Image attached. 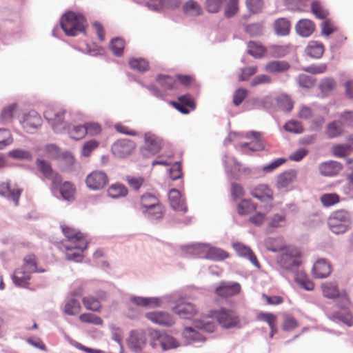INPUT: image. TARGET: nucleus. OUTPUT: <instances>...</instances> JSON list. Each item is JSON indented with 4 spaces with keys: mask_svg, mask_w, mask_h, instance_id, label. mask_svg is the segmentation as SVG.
<instances>
[{
    "mask_svg": "<svg viewBox=\"0 0 353 353\" xmlns=\"http://www.w3.org/2000/svg\"><path fill=\"white\" fill-rule=\"evenodd\" d=\"M13 141L10 130L6 128H0V150L10 145Z\"/></svg>",
    "mask_w": 353,
    "mask_h": 353,
    "instance_id": "obj_59",
    "label": "nucleus"
},
{
    "mask_svg": "<svg viewBox=\"0 0 353 353\" xmlns=\"http://www.w3.org/2000/svg\"><path fill=\"white\" fill-rule=\"evenodd\" d=\"M296 32L302 37H310L315 30L314 23L307 19H300L295 26Z\"/></svg>",
    "mask_w": 353,
    "mask_h": 353,
    "instance_id": "obj_21",
    "label": "nucleus"
},
{
    "mask_svg": "<svg viewBox=\"0 0 353 353\" xmlns=\"http://www.w3.org/2000/svg\"><path fill=\"white\" fill-rule=\"evenodd\" d=\"M320 200L325 207H330L339 203L340 199L336 193H326L321 196Z\"/></svg>",
    "mask_w": 353,
    "mask_h": 353,
    "instance_id": "obj_58",
    "label": "nucleus"
},
{
    "mask_svg": "<svg viewBox=\"0 0 353 353\" xmlns=\"http://www.w3.org/2000/svg\"><path fill=\"white\" fill-rule=\"evenodd\" d=\"M147 334L143 330H134L130 332L127 339L128 348L136 353L141 352L147 343Z\"/></svg>",
    "mask_w": 353,
    "mask_h": 353,
    "instance_id": "obj_8",
    "label": "nucleus"
},
{
    "mask_svg": "<svg viewBox=\"0 0 353 353\" xmlns=\"http://www.w3.org/2000/svg\"><path fill=\"white\" fill-rule=\"evenodd\" d=\"M65 132H68L70 137L74 140L81 139L86 135L85 124L74 125L72 128H70V125Z\"/></svg>",
    "mask_w": 353,
    "mask_h": 353,
    "instance_id": "obj_49",
    "label": "nucleus"
},
{
    "mask_svg": "<svg viewBox=\"0 0 353 353\" xmlns=\"http://www.w3.org/2000/svg\"><path fill=\"white\" fill-rule=\"evenodd\" d=\"M261 133L256 131L248 132L245 136L248 139H253L251 142L252 147L250 148L251 151H261L264 150L265 145L263 141L261 139Z\"/></svg>",
    "mask_w": 353,
    "mask_h": 353,
    "instance_id": "obj_34",
    "label": "nucleus"
},
{
    "mask_svg": "<svg viewBox=\"0 0 353 353\" xmlns=\"http://www.w3.org/2000/svg\"><path fill=\"white\" fill-rule=\"evenodd\" d=\"M31 275L26 274L19 268L14 271L12 276V279L15 285L26 288L29 284Z\"/></svg>",
    "mask_w": 353,
    "mask_h": 353,
    "instance_id": "obj_37",
    "label": "nucleus"
},
{
    "mask_svg": "<svg viewBox=\"0 0 353 353\" xmlns=\"http://www.w3.org/2000/svg\"><path fill=\"white\" fill-rule=\"evenodd\" d=\"M302 70L312 74H322L327 70V64H312L307 67L303 68Z\"/></svg>",
    "mask_w": 353,
    "mask_h": 353,
    "instance_id": "obj_62",
    "label": "nucleus"
},
{
    "mask_svg": "<svg viewBox=\"0 0 353 353\" xmlns=\"http://www.w3.org/2000/svg\"><path fill=\"white\" fill-rule=\"evenodd\" d=\"M285 130L289 132L300 134L303 131V126L300 122L290 120L288 121L283 126Z\"/></svg>",
    "mask_w": 353,
    "mask_h": 353,
    "instance_id": "obj_61",
    "label": "nucleus"
},
{
    "mask_svg": "<svg viewBox=\"0 0 353 353\" xmlns=\"http://www.w3.org/2000/svg\"><path fill=\"white\" fill-rule=\"evenodd\" d=\"M291 23L286 18H279L274 23V33L278 36L288 35L290 31Z\"/></svg>",
    "mask_w": 353,
    "mask_h": 353,
    "instance_id": "obj_29",
    "label": "nucleus"
},
{
    "mask_svg": "<svg viewBox=\"0 0 353 353\" xmlns=\"http://www.w3.org/2000/svg\"><path fill=\"white\" fill-rule=\"evenodd\" d=\"M324 52V47L321 43L316 41H310L305 48L306 54L314 59H319Z\"/></svg>",
    "mask_w": 353,
    "mask_h": 353,
    "instance_id": "obj_32",
    "label": "nucleus"
},
{
    "mask_svg": "<svg viewBox=\"0 0 353 353\" xmlns=\"http://www.w3.org/2000/svg\"><path fill=\"white\" fill-rule=\"evenodd\" d=\"M161 203L159 199L151 193H146L141 196L140 204L141 210L149 207H154V205Z\"/></svg>",
    "mask_w": 353,
    "mask_h": 353,
    "instance_id": "obj_46",
    "label": "nucleus"
},
{
    "mask_svg": "<svg viewBox=\"0 0 353 353\" xmlns=\"http://www.w3.org/2000/svg\"><path fill=\"white\" fill-rule=\"evenodd\" d=\"M130 301L137 306L141 307H157L159 306L161 301L160 299L156 297H142L132 296Z\"/></svg>",
    "mask_w": 353,
    "mask_h": 353,
    "instance_id": "obj_27",
    "label": "nucleus"
},
{
    "mask_svg": "<svg viewBox=\"0 0 353 353\" xmlns=\"http://www.w3.org/2000/svg\"><path fill=\"white\" fill-rule=\"evenodd\" d=\"M342 168L343 165L339 162L330 161L320 164L319 172L323 176H333L338 174Z\"/></svg>",
    "mask_w": 353,
    "mask_h": 353,
    "instance_id": "obj_23",
    "label": "nucleus"
},
{
    "mask_svg": "<svg viewBox=\"0 0 353 353\" xmlns=\"http://www.w3.org/2000/svg\"><path fill=\"white\" fill-rule=\"evenodd\" d=\"M251 195L262 202L271 201L273 199V192L265 184H259L250 190Z\"/></svg>",
    "mask_w": 353,
    "mask_h": 353,
    "instance_id": "obj_19",
    "label": "nucleus"
},
{
    "mask_svg": "<svg viewBox=\"0 0 353 353\" xmlns=\"http://www.w3.org/2000/svg\"><path fill=\"white\" fill-rule=\"evenodd\" d=\"M141 211L145 217L150 221L161 219L163 215V208L161 203L154 205V207H149Z\"/></svg>",
    "mask_w": 353,
    "mask_h": 353,
    "instance_id": "obj_30",
    "label": "nucleus"
},
{
    "mask_svg": "<svg viewBox=\"0 0 353 353\" xmlns=\"http://www.w3.org/2000/svg\"><path fill=\"white\" fill-rule=\"evenodd\" d=\"M61 228L65 236L71 243V245H65L66 250H72L73 248L84 250L87 248L88 241L83 233L69 226L61 225Z\"/></svg>",
    "mask_w": 353,
    "mask_h": 353,
    "instance_id": "obj_5",
    "label": "nucleus"
},
{
    "mask_svg": "<svg viewBox=\"0 0 353 353\" xmlns=\"http://www.w3.org/2000/svg\"><path fill=\"white\" fill-rule=\"evenodd\" d=\"M323 294L327 299L339 298L341 301V310L332 314V319L342 322L347 326L352 325V316L348 310L350 303L349 297L345 290L339 291L336 281H326L322 283Z\"/></svg>",
    "mask_w": 353,
    "mask_h": 353,
    "instance_id": "obj_1",
    "label": "nucleus"
},
{
    "mask_svg": "<svg viewBox=\"0 0 353 353\" xmlns=\"http://www.w3.org/2000/svg\"><path fill=\"white\" fill-rule=\"evenodd\" d=\"M59 161L61 166L64 171L71 172L74 170L75 160L71 152H62Z\"/></svg>",
    "mask_w": 353,
    "mask_h": 353,
    "instance_id": "obj_38",
    "label": "nucleus"
},
{
    "mask_svg": "<svg viewBox=\"0 0 353 353\" xmlns=\"http://www.w3.org/2000/svg\"><path fill=\"white\" fill-rule=\"evenodd\" d=\"M279 107L287 112H290L293 107L294 103L291 98L286 94H280L276 99Z\"/></svg>",
    "mask_w": 353,
    "mask_h": 353,
    "instance_id": "obj_50",
    "label": "nucleus"
},
{
    "mask_svg": "<svg viewBox=\"0 0 353 353\" xmlns=\"http://www.w3.org/2000/svg\"><path fill=\"white\" fill-rule=\"evenodd\" d=\"M208 254L206 259H210L214 261H223L229 257V254L224 250L214 247L209 244L208 249Z\"/></svg>",
    "mask_w": 353,
    "mask_h": 353,
    "instance_id": "obj_28",
    "label": "nucleus"
},
{
    "mask_svg": "<svg viewBox=\"0 0 353 353\" xmlns=\"http://www.w3.org/2000/svg\"><path fill=\"white\" fill-rule=\"evenodd\" d=\"M79 319L83 323L96 325H101L103 323L102 319L92 313H84L80 315Z\"/></svg>",
    "mask_w": 353,
    "mask_h": 353,
    "instance_id": "obj_57",
    "label": "nucleus"
},
{
    "mask_svg": "<svg viewBox=\"0 0 353 353\" xmlns=\"http://www.w3.org/2000/svg\"><path fill=\"white\" fill-rule=\"evenodd\" d=\"M128 193L127 188L121 183L112 184L108 190V196L112 199L124 197Z\"/></svg>",
    "mask_w": 353,
    "mask_h": 353,
    "instance_id": "obj_39",
    "label": "nucleus"
},
{
    "mask_svg": "<svg viewBox=\"0 0 353 353\" xmlns=\"http://www.w3.org/2000/svg\"><path fill=\"white\" fill-rule=\"evenodd\" d=\"M265 52V48L255 41H249L248 43V53L254 58H261Z\"/></svg>",
    "mask_w": 353,
    "mask_h": 353,
    "instance_id": "obj_43",
    "label": "nucleus"
},
{
    "mask_svg": "<svg viewBox=\"0 0 353 353\" xmlns=\"http://www.w3.org/2000/svg\"><path fill=\"white\" fill-rule=\"evenodd\" d=\"M290 64L285 61H271L265 65L268 72L277 74L287 71L290 68Z\"/></svg>",
    "mask_w": 353,
    "mask_h": 353,
    "instance_id": "obj_31",
    "label": "nucleus"
},
{
    "mask_svg": "<svg viewBox=\"0 0 353 353\" xmlns=\"http://www.w3.org/2000/svg\"><path fill=\"white\" fill-rule=\"evenodd\" d=\"M21 192L22 190L20 188H12L8 181L0 182V195L12 201L16 206L19 204Z\"/></svg>",
    "mask_w": 353,
    "mask_h": 353,
    "instance_id": "obj_17",
    "label": "nucleus"
},
{
    "mask_svg": "<svg viewBox=\"0 0 353 353\" xmlns=\"http://www.w3.org/2000/svg\"><path fill=\"white\" fill-rule=\"evenodd\" d=\"M209 243H196L191 245H181L183 255L186 257H199L206 259Z\"/></svg>",
    "mask_w": 353,
    "mask_h": 353,
    "instance_id": "obj_13",
    "label": "nucleus"
},
{
    "mask_svg": "<svg viewBox=\"0 0 353 353\" xmlns=\"http://www.w3.org/2000/svg\"><path fill=\"white\" fill-rule=\"evenodd\" d=\"M28 274L31 275L37 270L36 256L33 254H28L23 258V264L19 268Z\"/></svg>",
    "mask_w": 353,
    "mask_h": 353,
    "instance_id": "obj_40",
    "label": "nucleus"
},
{
    "mask_svg": "<svg viewBox=\"0 0 353 353\" xmlns=\"http://www.w3.org/2000/svg\"><path fill=\"white\" fill-rule=\"evenodd\" d=\"M50 190L53 194H60L61 198L68 201L74 199L75 189L73 185L69 181L62 183V180L57 184H51Z\"/></svg>",
    "mask_w": 353,
    "mask_h": 353,
    "instance_id": "obj_14",
    "label": "nucleus"
},
{
    "mask_svg": "<svg viewBox=\"0 0 353 353\" xmlns=\"http://www.w3.org/2000/svg\"><path fill=\"white\" fill-rule=\"evenodd\" d=\"M297 172L294 169H290L281 173L277 176L276 187L279 189L288 187L292 183L296 177Z\"/></svg>",
    "mask_w": 353,
    "mask_h": 353,
    "instance_id": "obj_25",
    "label": "nucleus"
},
{
    "mask_svg": "<svg viewBox=\"0 0 353 353\" xmlns=\"http://www.w3.org/2000/svg\"><path fill=\"white\" fill-rule=\"evenodd\" d=\"M194 326L195 328L208 333H212L216 328L215 323L210 318L195 320Z\"/></svg>",
    "mask_w": 353,
    "mask_h": 353,
    "instance_id": "obj_36",
    "label": "nucleus"
},
{
    "mask_svg": "<svg viewBox=\"0 0 353 353\" xmlns=\"http://www.w3.org/2000/svg\"><path fill=\"white\" fill-rule=\"evenodd\" d=\"M183 12L185 14L190 17H198L203 13L199 3L194 0H188L183 4Z\"/></svg>",
    "mask_w": 353,
    "mask_h": 353,
    "instance_id": "obj_33",
    "label": "nucleus"
},
{
    "mask_svg": "<svg viewBox=\"0 0 353 353\" xmlns=\"http://www.w3.org/2000/svg\"><path fill=\"white\" fill-rule=\"evenodd\" d=\"M81 305L75 299H70L65 305L64 312L70 316H74L79 312Z\"/></svg>",
    "mask_w": 353,
    "mask_h": 353,
    "instance_id": "obj_54",
    "label": "nucleus"
},
{
    "mask_svg": "<svg viewBox=\"0 0 353 353\" xmlns=\"http://www.w3.org/2000/svg\"><path fill=\"white\" fill-rule=\"evenodd\" d=\"M336 82L330 77L323 79L319 84V89L324 96L329 95L335 88Z\"/></svg>",
    "mask_w": 353,
    "mask_h": 353,
    "instance_id": "obj_47",
    "label": "nucleus"
},
{
    "mask_svg": "<svg viewBox=\"0 0 353 353\" xmlns=\"http://www.w3.org/2000/svg\"><path fill=\"white\" fill-rule=\"evenodd\" d=\"M83 304L88 310L93 312H99L101 307L99 300L94 296H89L83 298Z\"/></svg>",
    "mask_w": 353,
    "mask_h": 353,
    "instance_id": "obj_48",
    "label": "nucleus"
},
{
    "mask_svg": "<svg viewBox=\"0 0 353 353\" xmlns=\"http://www.w3.org/2000/svg\"><path fill=\"white\" fill-rule=\"evenodd\" d=\"M108 183V177L103 171L96 170L89 174L85 179L87 187L92 190L103 189Z\"/></svg>",
    "mask_w": 353,
    "mask_h": 353,
    "instance_id": "obj_11",
    "label": "nucleus"
},
{
    "mask_svg": "<svg viewBox=\"0 0 353 353\" xmlns=\"http://www.w3.org/2000/svg\"><path fill=\"white\" fill-rule=\"evenodd\" d=\"M169 201L171 207L176 211L185 213L188 211L187 206L182 199L180 192L176 189H172L169 192Z\"/></svg>",
    "mask_w": 353,
    "mask_h": 353,
    "instance_id": "obj_24",
    "label": "nucleus"
},
{
    "mask_svg": "<svg viewBox=\"0 0 353 353\" xmlns=\"http://www.w3.org/2000/svg\"><path fill=\"white\" fill-rule=\"evenodd\" d=\"M327 225L333 233L343 234L351 228V214L345 210L334 211L330 214L327 220Z\"/></svg>",
    "mask_w": 353,
    "mask_h": 353,
    "instance_id": "obj_4",
    "label": "nucleus"
},
{
    "mask_svg": "<svg viewBox=\"0 0 353 353\" xmlns=\"http://www.w3.org/2000/svg\"><path fill=\"white\" fill-rule=\"evenodd\" d=\"M145 316L148 319L160 325L169 327L174 323L173 317L165 312H148Z\"/></svg>",
    "mask_w": 353,
    "mask_h": 353,
    "instance_id": "obj_18",
    "label": "nucleus"
},
{
    "mask_svg": "<svg viewBox=\"0 0 353 353\" xmlns=\"http://www.w3.org/2000/svg\"><path fill=\"white\" fill-rule=\"evenodd\" d=\"M46 157L50 159H60L62 152L55 144H48L44 147Z\"/></svg>",
    "mask_w": 353,
    "mask_h": 353,
    "instance_id": "obj_53",
    "label": "nucleus"
},
{
    "mask_svg": "<svg viewBox=\"0 0 353 353\" xmlns=\"http://www.w3.org/2000/svg\"><path fill=\"white\" fill-rule=\"evenodd\" d=\"M214 316L219 324L225 329L241 327L239 316L233 310L221 308L214 312Z\"/></svg>",
    "mask_w": 353,
    "mask_h": 353,
    "instance_id": "obj_7",
    "label": "nucleus"
},
{
    "mask_svg": "<svg viewBox=\"0 0 353 353\" xmlns=\"http://www.w3.org/2000/svg\"><path fill=\"white\" fill-rule=\"evenodd\" d=\"M241 285L235 281H223L214 286V293L220 297L228 298L240 293Z\"/></svg>",
    "mask_w": 353,
    "mask_h": 353,
    "instance_id": "obj_9",
    "label": "nucleus"
},
{
    "mask_svg": "<svg viewBox=\"0 0 353 353\" xmlns=\"http://www.w3.org/2000/svg\"><path fill=\"white\" fill-rule=\"evenodd\" d=\"M276 261L281 268L296 272L301 263V254L296 249H287L277 256Z\"/></svg>",
    "mask_w": 353,
    "mask_h": 353,
    "instance_id": "obj_6",
    "label": "nucleus"
},
{
    "mask_svg": "<svg viewBox=\"0 0 353 353\" xmlns=\"http://www.w3.org/2000/svg\"><path fill=\"white\" fill-rule=\"evenodd\" d=\"M256 206L250 199H243L238 205L237 210L240 215H245L252 212Z\"/></svg>",
    "mask_w": 353,
    "mask_h": 353,
    "instance_id": "obj_55",
    "label": "nucleus"
},
{
    "mask_svg": "<svg viewBox=\"0 0 353 353\" xmlns=\"http://www.w3.org/2000/svg\"><path fill=\"white\" fill-rule=\"evenodd\" d=\"M61 27L68 36L74 37L85 31L86 20L81 14L68 12L61 19Z\"/></svg>",
    "mask_w": 353,
    "mask_h": 353,
    "instance_id": "obj_2",
    "label": "nucleus"
},
{
    "mask_svg": "<svg viewBox=\"0 0 353 353\" xmlns=\"http://www.w3.org/2000/svg\"><path fill=\"white\" fill-rule=\"evenodd\" d=\"M99 147V142L94 139L85 142L81 149V155L85 157H90L91 152Z\"/></svg>",
    "mask_w": 353,
    "mask_h": 353,
    "instance_id": "obj_64",
    "label": "nucleus"
},
{
    "mask_svg": "<svg viewBox=\"0 0 353 353\" xmlns=\"http://www.w3.org/2000/svg\"><path fill=\"white\" fill-rule=\"evenodd\" d=\"M145 145L142 148L143 154L145 151L148 152L151 154H155L159 152L161 148V139L152 134V132H146L144 136Z\"/></svg>",
    "mask_w": 353,
    "mask_h": 353,
    "instance_id": "obj_16",
    "label": "nucleus"
},
{
    "mask_svg": "<svg viewBox=\"0 0 353 353\" xmlns=\"http://www.w3.org/2000/svg\"><path fill=\"white\" fill-rule=\"evenodd\" d=\"M312 273L315 278H326L331 273V265L326 259H320L314 264Z\"/></svg>",
    "mask_w": 353,
    "mask_h": 353,
    "instance_id": "obj_20",
    "label": "nucleus"
},
{
    "mask_svg": "<svg viewBox=\"0 0 353 353\" xmlns=\"http://www.w3.org/2000/svg\"><path fill=\"white\" fill-rule=\"evenodd\" d=\"M8 156L17 160L31 161L32 159V155L31 152L22 149H15L10 150L8 153Z\"/></svg>",
    "mask_w": 353,
    "mask_h": 353,
    "instance_id": "obj_52",
    "label": "nucleus"
},
{
    "mask_svg": "<svg viewBox=\"0 0 353 353\" xmlns=\"http://www.w3.org/2000/svg\"><path fill=\"white\" fill-rule=\"evenodd\" d=\"M158 341L163 351H168L179 347V343L166 333H158Z\"/></svg>",
    "mask_w": 353,
    "mask_h": 353,
    "instance_id": "obj_26",
    "label": "nucleus"
},
{
    "mask_svg": "<svg viewBox=\"0 0 353 353\" xmlns=\"http://www.w3.org/2000/svg\"><path fill=\"white\" fill-rule=\"evenodd\" d=\"M110 48L114 55L119 57L123 53L124 41L120 38H114L111 40Z\"/></svg>",
    "mask_w": 353,
    "mask_h": 353,
    "instance_id": "obj_60",
    "label": "nucleus"
},
{
    "mask_svg": "<svg viewBox=\"0 0 353 353\" xmlns=\"http://www.w3.org/2000/svg\"><path fill=\"white\" fill-rule=\"evenodd\" d=\"M343 133V124L339 121H334L327 124L325 134L330 139H333Z\"/></svg>",
    "mask_w": 353,
    "mask_h": 353,
    "instance_id": "obj_35",
    "label": "nucleus"
},
{
    "mask_svg": "<svg viewBox=\"0 0 353 353\" xmlns=\"http://www.w3.org/2000/svg\"><path fill=\"white\" fill-rule=\"evenodd\" d=\"M17 104L14 103L5 107L2 110L0 115V119L3 124H7L12 121L13 113L17 110Z\"/></svg>",
    "mask_w": 353,
    "mask_h": 353,
    "instance_id": "obj_45",
    "label": "nucleus"
},
{
    "mask_svg": "<svg viewBox=\"0 0 353 353\" xmlns=\"http://www.w3.org/2000/svg\"><path fill=\"white\" fill-rule=\"evenodd\" d=\"M265 30L263 22H256L245 26V32L251 37H259L263 34Z\"/></svg>",
    "mask_w": 353,
    "mask_h": 353,
    "instance_id": "obj_41",
    "label": "nucleus"
},
{
    "mask_svg": "<svg viewBox=\"0 0 353 353\" xmlns=\"http://www.w3.org/2000/svg\"><path fill=\"white\" fill-rule=\"evenodd\" d=\"M311 11L314 16L319 19H325L329 12L324 9L319 0H313L311 3Z\"/></svg>",
    "mask_w": 353,
    "mask_h": 353,
    "instance_id": "obj_44",
    "label": "nucleus"
},
{
    "mask_svg": "<svg viewBox=\"0 0 353 353\" xmlns=\"http://www.w3.org/2000/svg\"><path fill=\"white\" fill-rule=\"evenodd\" d=\"M174 313L177 314L181 319H189L196 313V309L191 303H181L172 308Z\"/></svg>",
    "mask_w": 353,
    "mask_h": 353,
    "instance_id": "obj_22",
    "label": "nucleus"
},
{
    "mask_svg": "<svg viewBox=\"0 0 353 353\" xmlns=\"http://www.w3.org/2000/svg\"><path fill=\"white\" fill-rule=\"evenodd\" d=\"M297 82L300 87L310 88L314 85L315 79L311 76L301 74L297 78Z\"/></svg>",
    "mask_w": 353,
    "mask_h": 353,
    "instance_id": "obj_63",
    "label": "nucleus"
},
{
    "mask_svg": "<svg viewBox=\"0 0 353 353\" xmlns=\"http://www.w3.org/2000/svg\"><path fill=\"white\" fill-rule=\"evenodd\" d=\"M130 66L132 69L136 70L140 72H145L148 70V62L142 58H132L129 61Z\"/></svg>",
    "mask_w": 353,
    "mask_h": 353,
    "instance_id": "obj_51",
    "label": "nucleus"
},
{
    "mask_svg": "<svg viewBox=\"0 0 353 353\" xmlns=\"http://www.w3.org/2000/svg\"><path fill=\"white\" fill-rule=\"evenodd\" d=\"M134 148L135 143L133 141L124 139L114 143L111 150L114 157L122 159L130 155Z\"/></svg>",
    "mask_w": 353,
    "mask_h": 353,
    "instance_id": "obj_10",
    "label": "nucleus"
},
{
    "mask_svg": "<svg viewBox=\"0 0 353 353\" xmlns=\"http://www.w3.org/2000/svg\"><path fill=\"white\" fill-rule=\"evenodd\" d=\"M23 129L28 133H32L41 125V119L35 111H30L23 116L21 121Z\"/></svg>",
    "mask_w": 353,
    "mask_h": 353,
    "instance_id": "obj_15",
    "label": "nucleus"
},
{
    "mask_svg": "<svg viewBox=\"0 0 353 353\" xmlns=\"http://www.w3.org/2000/svg\"><path fill=\"white\" fill-rule=\"evenodd\" d=\"M228 0H206L205 8L208 12L217 13Z\"/></svg>",
    "mask_w": 353,
    "mask_h": 353,
    "instance_id": "obj_56",
    "label": "nucleus"
},
{
    "mask_svg": "<svg viewBox=\"0 0 353 353\" xmlns=\"http://www.w3.org/2000/svg\"><path fill=\"white\" fill-rule=\"evenodd\" d=\"M69 116L70 112L65 110L49 108L44 112L45 119L56 133H63L68 129L70 123Z\"/></svg>",
    "mask_w": 353,
    "mask_h": 353,
    "instance_id": "obj_3",
    "label": "nucleus"
},
{
    "mask_svg": "<svg viewBox=\"0 0 353 353\" xmlns=\"http://www.w3.org/2000/svg\"><path fill=\"white\" fill-rule=\"evenodd\" d=\"M157 81L160 84L164 91L173 90L176 82L173 77L165 74L158 75Z\"/></svg>",
    "mask_w": 353,
    "mask_h": 353,
    "instance_id": "obj_42",
    "label": "nucleus"
},
{
    "mask_svg": "<svg viewBox=\"0 0 353 353\" xmlns=\"http://www.w3.org/2000/svg\"><path fill=\"white\" fill-rule=\"evenodd\" d=\"M36 165L38 170L42 173L43 177L51 181V184L57 185L61 181V176L56 171L53 170L51 164L41 159L36 160Z\"/></svg>",
    "mask_w": 353,
    "mask_h": 353,
    "instance_id": "obj_12",
    "label": "nucleus"
}]
</instances>
